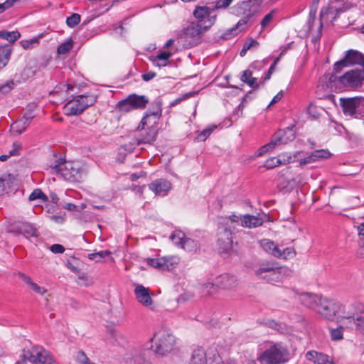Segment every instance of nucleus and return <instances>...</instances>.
Instances as JSON below:
<instances>
[{
	"instance_id": "nucleus-20",
	"label": "nucleus",
	"mask_w": 364,
	"mask_h": 364,
	"mask_svg": "<svg viewBox=\"0 0 364 364\" xmlns=\"http://www.w3.org/2000/svg\"><path fill=\"white\" fill-rule=\"evenodd\" d=\"M295 139V134L292 128L278 130L272 137V141L275 146L286 144Z\"/></svg>"
},
{
	"instance_id": "nucleus-38",
	"label": "nucleus",
	"mask_w": 364,
	"mask_h": 364,
	"mask_svg": "<svg viewBox=\"0 0 364 364\" xmlns=\"http://www.w3.org/2000/svg\"><path fill=\"white\" fill-rule=\"evenodd\" d=\"M244 29V26H237V23L231 28L228 29L225 32H224L220 38L223 40L230 39L233 36H236L240 31Z\"/></svg>"
},
{
	"instance_id": "nucleus-43",
	"label": "nucleus",
	"mask_w": 364,
	"mask_h": 364,
	"mask_svg": "<svg viewBox=\"0 0 364 364\" xmlns=\"http://www.w3.org/2000/svg\"><path fill=\"white\" fill-rule=\"evenodd\" d=\"M111 252L109 250H103L97 252H94L88 255V258L91 260H94L97 262H100L102 259L107 256L110 255Z\"/></svg>"
},
{
	"instance_id": "nucleus-17",
	"label": "nucleus",
	"mask_w": 364,
	"mask_h": 364,
	"mask_svg": "<svg viewBox=\"0 0 364 364\" xmlns=\"http://www.w3.org/2000/svg\"><path fill=\"white\" fill-rule=\"evenodd\" d=\"M31 353L30 358L32 363L57 364V361L53 355L43 348H33Z\"/></svg>"
},
{
	"instance_id": "nucleus-32",
	"label": "nucleus",
	"mask_w": 364,
	"mask_h": 364,
	"mask_svg": "<svg viewBox=\"0 0 364 364\" xmlns=\"http://www.w3.org/2000/svg\"><path fill=\"white\" fill-rule=\"evenodd\" d=\"M125 360L127 364H149L146 363L144 355L136 350L127 353Z\"/></svg>"
},
{
	"instance_id": "nucleus-30",
	"label": "nucleus",
	"mask_w": 364,
	"mask_h": 364,
	"mask_svg": "<svg viewBox=\"0 0 364 364\" xmlns=\"http://www.w3.org/2000/svg\"><path fill=\"white\" fill-rule=\"evenodd\" d=\"M127 98L134 109H144L149 102L148 98L144 95L132 94Z\"/></svg>"
},
{
	"instance_id": "nucleus-42",
	"label": "nucleus",
	"mask_w": 364,
	"mask_h": 364,
	"mask_svg": "<svg viewBox=\"0 0 364 364\" xmlns=\"http://www.w3.org/2000/svg\"><path fill=\"white\" fill-rule=\"evenodd\" d=\"M202 293L204 295H211L216 292L218 287L216 286V282L215 283L206 282L201 286Z\"/></svg>"
},
{
	"instance_id": "nucleus-36",
	"label": "nucleus",
	"mask_w": 364,
	"mask_h": 364,
	"mask_svg": "<svg viewBox=\"0 0 364 364\" xmlns=\"http://www.w3.org/2000/svg\"><path fill=\"white\" fill-rule=\"evenodd\" d=\"M21 37V34L18 31H0V38L10 43L15 42Z\"/></svg>"
},
{
	"instance_id": "nucleus-28",
	"label": "nucleus",
	"mask_w": 364,
	"mask_h": 364,
	"mask_svg": "<svg viewBox=\"0 0 364 364\" xmlns=\"http://www.w3.org/2000/svg\"><path fill=\"white\" fill-rule=\"evenodd\" d=\"M294 161L291 156H286L284 154L277 157H271L266 160L264 166L268 169L274 168L281 164H287Z\"/></svg>"
},
{
	"instance_id": "nucleus-12",
	"label": "nucleus",
	"mask_w": 364,
	"mask_h": 364,
	"mask_svg": "<svg viewBox=\"0 0 364 364\" xmlns=\"http://www.w3.org/2000/svg\"><path fill=\"white\" fill-rule=\"evenodd\" d=\"M235 229L228 222H225V225L218 228V245L223 252H228L232 249V230Z\"/></svg>"
},
{
	"instance_id": "nucleus-16",
	"label": "nucleus",
	"mask_w": 364,
	"mask_h": 364,
	"mask_svg": "<svg viewBox=\"0 0 364 364\" xmlns=\"http://www.w3.org/2000/svg\"><path fill=\"white\" fill-rule=\"evenodd\" d=\"M343 320H346L350 327L364 334V306H358L353 315L344 316Z\"/></svg>"
},
{
	"instance_id": "nucleus-59",
	"label": "nucleus",
	"mask_w": 364,
	"mask_h": 364,
	"mask_svg": "<svg viewBox=\"0 0 364 364\" xmlns=\"http://www.w3.org/2000/svg\"><path fill=\"white\" fill-rule=\"evenodd\" d=\"M20 0H6L4 3L0 4V14L12 7L14 4Z\"/></svg>"
},
{
	"instance_id": "nucleus-63",
	"label": "nucleus",
	"mask_w": 364,
	"mask_h": 364,
	"mask_svg": "<svg viewBox=\"0 0 364 364\" xmlns=\"http://www.w3.org/2000/svg\"><path fill=\"white\" fill-rule=\"evenodd\" d=\"M252 77V72L250 71V70H245V71H243V73L240 77V80L242 81L243 82L247 84L248 80H251Z\"/></svg>"
},
{
	"instance_id": "nucleus-58",
	"label": "nucleus",
	"mask_w": 364,
	"mask_h": 364,
	"mask_svg": "<svg viewBox=\"0 0 364 364\" xmlns=\"http://www.w3.org/2000/svg\"><path fill=\"white\" fill-rule=\"evenodd\" d=\"M275 147L276 146L271 140L270 142L267 143V144H265L264 146H262L259 149L258 156H262L268 153L269 151L273 150Z\"/></svg>"
},
{
	"instance_id": "nucleus-13",
	"label": "nucleus",
	"mask_w": 364,
	"mask_h": 364,
	"mask_svg": "<svg viewBox=\"0 0 364 364\" xmlns=\"http://www.w3.org/2000/svg\"><path fill=\"white\" fill-rule=\"evenodd\" d=\"M215 9L208 6H196L193 11V16L198 19L197 23H201L203 29H209L215 22L216 15L212 13Z\"/></svg>"
},
{
	"instance_id": "nucleus-2",
	"label": "nucleus",
	"mask_w": 364,
	"mask_h": 364,
	"mask_svg": "<svg viewBox=\"0 0 364 364\" xmlns=\"http://www.w3.org/2000/svg\"><path fill=\"white\" fill-rule=\"evenodd\" d=\"M50 167L59 173L62 177L69 182L81 181L86 175V171L78 163L65 161L62 159H57Z\"/></svg>"
},
{
	"instance_id": "nucleus-62",
	"label": "nucleus",
	"mask_w": 364,
	"mask_h": 364,
	"mask_svg": "<svg viewBox=\"0 0 364 364\" xmlns=\"http://www.w3.org/2000/svg\"><path fill=\"white\" fill-rule=\"evenodd\" d=\"M259 46V43L254 40L253 38H249L246 41L243 45L245 49L247 50H250L252 47L257 48Z\"/></svg>"
},
{
	"instance_id": "nucleus-6",
	"label": "nucleus",
	"mask_w": 364,
	"mask_h": 364,
	"mask_svg": "<svg viewBox=\"0 0 364 364\" xmlns=\"http://www.w3.org/2000/svg\"><path fill=\"white\" fill-rule=\"evenodd\" d=\"M261 1L249 0L237 3L232 7V13L237 16H243L237 22V26H245L250 18L255 15L259 6Z\"/></svg>"
},
{
	"instance_id": "nucleus-24",
	"label": "nucleus",
	"mask_w": 364,
	"mask_h": 364,
	"mask_svg": "<svg viewBox=\"0 0 364 364\" xmlns=\"http://www.w3.org/2000/svg\"><path fill=\"white\" fill-rule=\"evenodd\" d=\"M265 217L264 214L257 215H244L241 219V226L250 229L259 227L263 224Z\"/></svg>"
},
{
	"instance_id": "nucleus-14",
	"label": "nucleus",
	"mask_w": 364,
	"mask_h": 364,
	"mask_svg": "<svg viewBox=\"0 0 364 364\" xmlns=\"http://www.w3.org/2000/svg\"><path fill=\"white\" fill-rule=\"evenodd\" d=\"M206 31L201 23L191 22L184 29L183 37L189 46H195L200 43L201 33Z\"/></svg>"
},
{
	"instance_id": "nucleus-29",
	"label": "nucleus",
	"mask_w": 364,
	"mask_h": 364,
	"mask_svg": "<svg viewBox=\"0 0 364 364\" xmlns=\"http://www.w3.org/2000/svg\"><path fill=\"white\" fill-rule=\"evenodd\" d=\"M173 55L170 51H163L156 56H151L149 60L156 67L161 68L166 66L169 63V58Z\"/></svg>"
},
{
	"instance_id": "nucleus-55",
	"label": "nucleus",
	"mask_w": 364,
	"mask_h": 364,
	"mask_svg": "<svg viewBox=\"0 0 364 364\" xmlns=\"http://www.w3.org/2000/svg\"><path fill=\"white\" fill-rule=\"evenodd\" d=\"M22 149V144L18 141H15L12 144L11 149L9 151L10 156H18Z\"/></svg>"
},
{
	"instance_id": "nucleus-37",
	"label": "nucleus",
	"mask_w": 364,
	"mask_h": 364,
	"mask_svg": "<svg viewBox=\"0 0 364 364\" xmlns=\"http://www.w3.org/2000/svg\"><path fill=\"white\" fill-rule=\"evenodd\" d=\"M186 237V236L183 232L176 230L171 233L170 239L175 245L181 247V245H183Z\"/></svg>"
},
{
	"instance_id": "nucleus-51",
	"label": "nucleus",
	"mask_w": 364,
	"mask_h": 364,
	"mask_svg": "<svg viewBox=\"0 0 364 364\" xmlns=\"http://www.w3.org/2000/svg\"><path fill=\"white\" fill-rule=\"evenodd\" d=\"M10 175L0 178V195L6 191V188L10 187Z\"/></svg>"
},
{
	"instance_id": "nucleus-52",
	"label": "nucleus",
	"mask_w": 364,
	"mask_h": 364,
	"mask_svg": "<svg viewBox=\"0 0 364 364\" xmlns=\"http://www.w3.org/2000/svg\"><path fill=\"white\" fill-rule=\"evenodd\" d=\"M14 87L13 80H8L4 83H0V94H6L9 92Z\"/></svg>"
},
{
	"instance_id": "nucleus-27",
	"label": "nucleus",
	"mask_w": 364,
	"mask_h": 364,
	"mask_svg": "<svg viewBox=\"0 0 364 364\" xmlns=\"http://www.w3.org/2000/svg\"><path fill=\"white\" fill-rule=\"evenodd\" d=\"M306 358L314 364H335L328 355L315 350L308 351Z\"/></svg>"
},
{
	"instance_id": "nucleus-31",
	"label": "nucleus",
	"mask_w": 364,
	"mask_h": 364,
	"mask_svg": "<svg viewBox=\"0 0 364 364\" xmlns=\"http://www.w3.org/2000/svg\"><path fill=\"white\" fill-rule=\"evenodd\" d=\"M260 245L267 253L276 256H280L279 247L273 241L269 239H263L260 241Z\"/></svg>"
},
{
	"instance_id": "nucleus-46",
	"label": "nucleus",
	"mask_w": 364,
	"mask_h": 364,
	"mask_svg": "<svg viewBox=\"0 0 364 364\" xmlns=\"http://www.w3.org/2000/svg\"><path fill=\"white\" fill-rule=\"evenodd\" d=\"M331 339L334 341H341L343 339V328L342 326L332 328L330 330Z\"/></svg>"
},
{
	"instance_id": "nucleus-22",
	"label": "nucleus",
	"mask_w": 364,
	"mask_h": 364,
	"mask_svg": "<svg viewBox=\"0 0 364 364\" xmlns=\"http://www.w3.org/2000/svg\"><path fill=\"white\" fill-rule=\"evenodd\" d=\"M139 134L136 137V144L138 145L142 144H151L156 139L157 130L156 129H148L146 127H141L138 129Z\"/></svg>"
},
{
	"instance_id": "nucleus-19",
	"label": "nucleus",
	"mask_w": 364,
	"mask_h": 364,
	"mask_svg": "<svg viewBox=\"0 0 364 364\" xmlns=\"http://www.w3.org/2000/svg\"><path fill=\"white\" fill-rule=\"evenodd\" d=\"M216 355H219L214 350L208 355L203 348H198L193 351L189 364H215Z\"/></svg>"
},
{
	"instance_id": "nucleus-33",
	"label": "nucleus",
	"mask_w": 364,
	"mask_h": 364,
	"mask_svg": "<svg viewBox=\"0 0 364 364\" xmlns=\"http://www.w3.org/2000/svg\"><path fill=\"white\" fill-rule=\"evenodd\" d=\"M299 181L296 180V178H279L278 186L280 190L284 191V192H289L292 191L295 186H296L297 183Z\"/></svg>"
},
{
	"instance_id": "nucleus-5",
	"label": "nucleus",
	"mask_w": 364,
	"mask_h": 364,
	"mask_svg": "<svg viewBox=\"0 0 364 364\" xmlns=\"http://www.w3.org/2000/svg\"><path fill=\"white\" fill-rule=\"evenodd\" d=\"M343 309L344 306L341 303L322 297L316 312L327 320L341 319V321L344 318Z\"/></svg>"
},
{
	"instance_id": "nucleus-60",
	"label": "nucleus",
	"mask_w": 364,
	"mask_h": 364,
	"mask_svg": "<svg viewBox=\"0 0 364 364\" xmlns=\"http://www.w3.org/2000/svg\"><path fill=\"white\" fill-rule=\"evenodd\" d=\"M30 354H31V351L23 352L20 360L16 361L15 364H28L29 363L33 364L31 360Z\"/></svg>"
},
{
	"instance_id": "nucleus-41",
	"label": "nucleus",
	"mask_w": 364,
	"mask_h": 364,
	"mask_svg": "<svg viewBox=\"0 0 364 364\" xmlns=\"http://www.w3.org/2000/svg\"><path fill=\"white\" fill-rule=\"evenodd\" d=\"M197 242L190 237H186L183 245H181V248L188 252H194L197 249Z\"/></svg>"
},
{
	"instance_id": "nucleus-4",
	"label": "nucleus",
	"mask_w": 364,
	"mask_h": 364,
	"mask_svg": "<svg viewBox=\"0 0 364 364\" xmlns=\"http://www.w3.org/2000/svg\"><path fill=\"white\" fill-rule=\"evenodd\" d=\"M153 340L155 343V353L161 356L170 353L175 344L174 336L170 329L166 328L158 329L151 338V341Z\"/></svg>"
},
{
	"instance_id": "nucleus-61",
	"label": "nucleus",
	"mask_w": 364,
	"mask_h": 364,
	"mask_svg": "<svg viewBox=\"0 0 364 364\" xmlns=\"http://www.w3.org/2000/svg\"><path fill=\"white\" fill-rule=\"evenodd\" d=\"M318 1L319 0H315L313 3L312 6H311L310 11H309V24L311 23V20L314 21V19H315Z\"/></svg>"
},
{
	"instance_id": "nucleus-44",
	"label": "nucleus",
	"mask_w": 364,
	"mask_h": 364,
	"mask_svg": "<svg viewBox=\"0 0 364 364\" xmlns=\"http://www.w3.org/2000/svg\"><path fill=\"white\" fill-rule=\"evenodd\" d=\"M119 112L127 113L130 111L134 110L132 107L129 100L127 97L124 100L119 101L117 105Z\"/></svg>"
},
{
	"instance_id": "nucleus-47",
	"label": "nucleus",
	"mask_w": 364,
	"mask_h": 364,
	"mask_svg": "<svg viewBox=\"0 0 364 364\" xmlns=\"http://www.w3.org/2000/svg\"><path fill=\"white\" fill-rule=\"evenodd\" d=\"M216 128V126L213 125L204 129L196 137V139L199 141H204Z\"/></svg>"
},
{
	"instance_id": "nucleus-34",
	"label": "nucleus",
	"mask_w": 364,
	"mask_h": 364,
	"mask_svg": "<svg viewBox=\"0 0 364 364\" xmlns=\"http://www.w3.org/2000/svg\"><path fill=\"white\" fill-rule=\"evenodd\" d=\"M18 231L26 238L37 237L36 229L30 223H23L18 225Z\"/></svg>"
},
{
	"instance_id": "nucleus-49",
	"label": "nucleus",
	"mask_w": 364,
	"mask_h": 364,
	"mask_svg": "<svg viewBox=\"0 0 364 364\" xmlns=\"http://www.w3.org/2000/svg\"><path fill=\"white\" fill-rule=\"evenodd\" d=\"M72 48H73V41L71 39H70V40L65 41V43L60 44L58 46L57 51L59 54H65L68 51H70Z\"/></svg>"
},
{
	"instance_id": "nucleus-40",
	"label": "nucleus",
	"mask_w": 364,
	"mask_h": 364,
	"mask_svg": "<svg viewBox=\"0 0 364 364\" xmlns=\"http://www.w3.org/2000/svg\"><path fill=\"white\" fill-rule=\"evenodd\" d=\"M37 199H40L43 202H46L48 200V197L45 193H43L40 188H36L30 194L28 200L30 201H33Z\"/></svg>"
},
{
	"instance_id": "nucleus-57",
	"label": "nucleus",
	"mask_w": 364,
	"mask_h": 364,
	"mask_svg": "<svg viewBox=\"0 0 364 364\" xmlns=\"http://www.w3.org/2000/svg\"><path fill=\"white\" fill-rule=\"evenodd\" d=\"M276 10H272L269 13L266 14L261 21V26L264 28L273 19Z\"/></svg>"
},
{
	"instance_id": "nucleus-48",
	"label": "nucleus",
	"mask_w": 364,
	"mask_h": 364,
	"mask_svg": "<svg viewBox=\"0 0 364 364\" xmlns=\"http://www.w3.org/2000/svg\"><path fill=\"white\" fill-rule=\"evenodd\" d=\"M11 51L10 49H4L0 52V68L6 66L9 60Z\"/></svg>"
},
{
	"instance_id": "nucleus-45",
	"label": "nucleus",
	"mask_w": 364,
	"mask_h": 364,
	"mask_svg": "<svg viewBox=\"0 0 364 364\" xmlns=\"http://www.w3.org/2000/svg\"><path fill=\"white\" fill-rule=\"evenodd\" d=\"M280 256H276L277 258L280 259H291L296 255V251L293 247H287L283 250L279 249Z\"/></svg>"
},
{
	"instance_id": "nucleus-56",
	"label": "nucleus",
	"mask_w": 364,
	"mask_h": 364,
	"mask_svg": "<svg viewBox=\"0 0 364 364\" xmlns=\"http://www.w3.org/2000/svg\"><path fill=\"white\" fill-rule=\"evenodd\" d=\"M234 0H217L213 9H227Z\"/></svg>"
},
{
	"instance_id": "nucleus-53",
	"label": "nucleus",
	"mask_w": 364,
	"mask_h": 364,
	"mask_svg": "<svg viewBox=\"0 0 364 364\" xmlns=\"http://www.w3.org/2000/svg\"><path fill=\"white\" fill-rule=\"evenodd\" d=\"M75 360L78 364H93L82 350L77 352Z\"/></svg>"
},
{
	"instance_id": "nucleus-25",
	"label": "nucleus",
	"mask_w": 364,
	"mask_h": 364,
	"mask_svg": "<svg viewBox=\"0 0 364 364\" xmlns=\"http://www.w3.org/2000/svg\"><path fill=\"white\" fill-rule=\"evenodd\" d=\"M321 299V296L311 293H304L299 297L300 301L304 306L316 311Z\"/></svg>"
},
{
	"instance_id": "nucleus-3",
	"label": "nucleus",
	"mask_w": 364,
	"mask_h": 364,
	"mask_svg": "<svg viewBox=\"0 0 364 364\" xmlns=\"http://www.w3.org/2000/svg\"><path fill=\"white\" fill-rule=\"evenodd\" d=\"M261 364H282L289 360V351L281 343L266 349L258 358Z\"/></svg>"
},
{
	"instance_id": "nucleus-1",
	"label": "nucleus",
	"mask_w": 364,
	"mask_h": 364,
	"mask_svg": "<svg viewBox=\"0 0 364 364\" xmlns=\"http://www.w3.org/2000/svg\"><path fill=\"white\" fill-rule=\"evenodd\" d=\"M337 73H328L323 76V80L328 82L327 87L333 88H355L361 86L364 81V69H353L346 72L342 76L338 77Z\"/></svg>"
},
{
	"instance_id": "nucleus-39",
	"label": "nucleus",
	"mask_w": 364,
	"mask_h": 364,
	"mask_svg": "<svg viewBox=\"0 0 364 364\" xmlns=\"http://www.w3.org/2000/svg\"><path fill=\"white\" fill-rule=\"evenodd\" d=\"M311 153L315 161L327 159L331 156V152L328 149H318Z\"/></svg>"
},
{
	"instance_id": "nucleus-35",
	"label": "nucleus",
	"mask_w": 364,
	"mask_h": 364,
	"mask_svg": "<svg viewBox=\"0 0 364 364\" xmlns=\"http://www.w3.org/2000/svg\"><path fill=\"white\" fill-rule=\"evenodd\" d=\"M30 124L23 118L16 120L11 125L10 132L14 135L21 134Z\"/></svg>"
},
{
	"instance_id": "nucleus-50",
	"label": "nucleus",
	"mask_w": 364,
	"mask_h": 364,
	"mask_svg": "<svg viewBox=\"0 0 364 364\" xmlns=\"http://www.w3.org/2000/svg\"><path fill=\"white\" fill-rule=\"evenodd\" d=\"M80 21V16L78 14H73L66 19V23L70 28H74Z\"/></svg>"
},
{
	"instance_id": "nucleus-8",
	"label": "nucleus",
	"mask_w": 364,
	"mask_h": 364,
	"mask_svg": "<svg viewBox=\"0 0 364 364\" xmlns=\"http://www.w3.org/2000/svg\"><path fill=\"white\" fill-rule=\"evenodd\" d=\"M340 105L346 117L361 118L364 114V97L340 98Z\"/></svg>"
},
{
	"instance_id": "nucleus-64",
	"label": "nucleus",
	"mask_w": 364,
	"mask_h": 364,
	"mask_svg": "<svg viewBox=\"0 0 364 364\" xmlns=\"http://www.w3.org/2000/svg\"><path fill=\"white\" fill-rule=\"evenodd\" d=\"M30 288L40 295H43L46 292V289L44 287H40L38 284L34 282L31 284Z\"/></svg>"
},
{
	"instance_id": "nucleus-26",
	"label": "nucleus",
	"mask_w": 364,
	"mask_h": 364,
	"mask_svg": "<svg viewBox=\"0 0 364 364\" xmlns=\"http://www.w3.org/2000/svg\"><path fill=\"white\" fill-rule=\"evenodd\" d=\"M216 286L219 289H230L237 286V279L234 275L223 274L215 279Z\"/></svg>"
},
{
	"instance_id": "nucleus-11",
	"label": "nucleus",
	"mask_w": 364,
	"mask_h": 364,
	"mask_svg": "<svg viewBox=\"0 0 364 364\" xmlns=\"http://www.w3.org/2000/svg\"><path fill=\"white\" fill-rule=\"evenodd\" d=\"M340 2L338 1H333L329 3L326 6H324L321 12H320V25L318 27V33L319 36H321V29L323 24L327 23H333L334 21L337 18L339 14L341 12H343L344 10H343L340 7Z\"/></svg>"
},
{
	"instance_id": "nucleus-10",
	"label": "nucleus",
	"mask_w": 364,
	"mask_h": 364,
	"mask_svg": "<svg viewBox=\"0 0 364 364\" xmlns=\"http://www.w3.org/2000/svg\"><path fill=\"white\" fill-rule=\"evenodd\" d=\"M356 64L361 65L364 69V55L356 50L350 49L346 52L343 58L335 63L333 71L339 73L343 68Z\"/></svg>"
},
{
	"instance_id": "nucleus-23",
	"label": "nucleus",
	"mask_w": 364,
	"mask_h": 364,
	"mask_svg": "<svg viewBox=\"0 0 364 364\" xmlns=\"http://www.w3.org/2000/svg\"><path fill=\"white\" fill-rule=\"evenodd\" d=\"M149 189L156 196H166L171 188V183L166 179H156L149 185Z\"/></svg>"
},
{
	"instance_id": "nucleus-7",
	"label": "nucleus",
	"mask_w": 364,
	"mask_h": 364,
	"mask_svg": "<svg viewBox=\"0 0 364 364\" xmlns=\"http://www.w3.org/2000/svg\"><path fill=\"white\" fill-rule=\"evenodd\" d=\"M96 100V96L93 95H78L66 103L64 111L67 115H78L87 107L93 105Z\"/></svg>"
},
{
	"instance_id": "nucleus-54",
	"label": "nucleus",
	"mask_w": 364,
	"mask_h": 364,
	"mask_svg": "<svg viewBox=\"0 0 364 364\" xmlns=\"http://www.w3.org/2000/svg\"><path fill=\"white\" fill-rule=\"evenodd\" d=\"M35 107H36V106L33 105H29L28 109L25 112L23 116L21 117L24 120H26L27 122H28L29 124H31V121L33 119V118L36 116V114L34 113V110L33 109V108H35Z\"/></svg>"
},
{
	"instance_id": "nucleus-18",
	"label": "nucleus",
	"mask_w": 364,
	"mask_h": 364,
	"mask_svg": "<svg viewBox=\"0 0 364 364\" xmlns=\"http://www.w3.org/2000/svg\"><path fill=\"white\" fill-rule=\"evenodd\" d=\"M178 262V258L176 257H161L149 258L146 263L148 265L159 270H168L172 269Z\"/></svg>"
},
{
	"instance_id": "nucleus-21",
	"label": "nucleus",
	"mask_w": 364,
	"mask_h": 364,
	"mask_svg": "<svg viewBox=\"0 0 364 364\" xmlns=\"http://www.w3.org/2000/svg\"><path fill=\"white\" fill-rule=\"evenodd\" d=\"M134 295L139 303L144 306H150L153 304L149 288L141 284H136L134 289Z\"/></svg>"
},
{
	"instance_id": "nucleus-9",
	"label": "nucleus",
	"mask_w": 364,
	"mask_h": 364,
	"mask_svg": "<svg viewBox=\"0 0 364 364\" xmlns=\"http://www.w3.org/2000/svg\"><path fill=\"white\" fill-rule=\"evenodd\" d=\"M161 102L159 100L153 102L151 105V108L145 113L137 129H139L141 127H142V128L146 127L148 129H156L157 130V126L161 117Z\"/></svg>"
},
{
	"instance_id": "nucleus-15",
	"label": "nucleus",
	"mask_w": 364,
	"mask_h": 364,
	"mask_svg": "<svg viewBox=\"0 0 364 364\" xmlns=\"http://www.w3.org/2000/svg\"><path fill=\"white\" fill-rule=\"evenodd\" d=\"M257 276L266 279L269 282H279L282 279L280 269L273 264H262L256 271Z\"/></svg>"
}]
</instances>
